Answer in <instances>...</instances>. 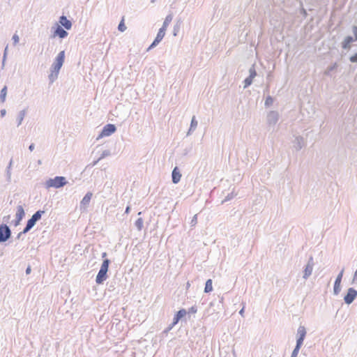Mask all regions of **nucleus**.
<instances>
[{"mask_svg":"<svg viewBox=\"0 0 357 357\" xmlns=\"http://www.w3.org/2000/svg\"><path fill=\"white\" fill-rule=\"evenodd\" d=\"M30 271H31V268H30V267H28L26 271V273L29 274L30 273Z\"/></svg>","mask_w":357,"mask_h":357,"instance_id":"4c0bfd02","label":"nucleus"},{"mask_svg":"<svg viewBox=\"0 0 357 357\" xmlns=\"http://www.w3.org/2000/svg\"><path fill=\"white\" fill-rule=\"evenodd\" d=\"M36 222L33 218H30L26 224V227L23 230V233H26L29 231L35 225Z\"/></svg>","mask_w":357,"mask_h":357,"instance_id":"4468645a","label":"nucleus"},{"mask_svg":"<svg viewBox=\"0 0 357 357\" xmlns=\"http://www.w3.org/2000/svg\"><path fill=\"white\" fill-rule=\"evenodd\" d=\"M350 61L351 62H356L357 61V52L354 55L351 56Z\"/></svg>","mask_w":357,"mask_h":357,"instance_id":"cd10ccee","label":"nucleus"},{"mask_svg":"<svg viewBox=\"0 0 357 357\" xmlns=\"http://www.w3.org/2000/svg\"><path fill=\"white\" fill-rule=\"evenodd\" d=\"M43 213V211H38L32 215L31 218H33L35 222H36L41 218V215Z\"/></svg>","mask_w":357,"mask_h":357,"instance_id":"aec40b11","label":"nucleus"},{"mask_svg":"<svg viewBox=\"0 0 357 357\" xmlns=\"http://www.w3.org/2000/svg\"><path fill=\"white\" fill-rule=\"evenodd\" d=\"M24 215V209L21 206H20L18 207V210H17V216L19 220H20L22 218Z\"/></svg>","mask_w":357,"mask_h":357,"instance_id":"412c9836","label":"nucleus"},{"mask_svg":"<svg viewBox=\"0 0 357 357\" xmlns=\"http://www.w3.org/2000/svg\"><path fill=\"white\" fill-rule=\"evenodd\" d=\"M59 23L66 29L69 30L71 29L72 23L65 16H61L59 19Z\"/></svg>","mask_w":357,"mask_h":357,"instance_id":"9b49d317","label":"nucleus"},{"mask_svg":"<svg viewBox=\"0 0 357 357\" xmlns=\"http://www.w3.org/2000/svg\"><path fill=\"white\" fill-rule=\"evenodd\" d=\"M342 276H343V271H342L340 273V274L337 275V277L335 280V284H334L335 294H338L340 291V283L342 281Z\"/></svg>","mask_w":357,"mask_h":357,"instance_id":"9d476101","label":"nucleus"},{"mask_svg":"<svg viewBox=\"0 0 357 357\" xmlns=\"http://www.w3.org/2000/svg\"><path fill=\"white\" fill-rule=\"evenodd\" d=\"M152 2L155 1V0H151Z\"/></svg>","mask_w":357,"mask_h":357,"instance_id":"37998d69","label":"nucleus"},{"mask_svg":"<svg viewBox=\"0 0 357 357\" xmlns=\"http://www.w3.org/2000/svg\"><path fill=\"white\" fill-rule=\"evenodd\" d=\"M181 174L180 173L178 167H175L172 171V181L174 183H177L180 181Z\"/></svg>","mask_w":357,"mask_h":357,"instance_id":"f8f14e48","label":"nucleus"},{"mask_svg":"<svg viewBox=\"0 0 357 357\" xmlns=\"http://www.w3.org/2000/svg\"><path fill=\"white\" fill-rule=\"evenodd\" d=\"M64 59H65V52H64V51H61V52H59V54L56 56V61L52 66L53 71L55 73L56 76L57 75L61 68L62 67L63 63L64 62Z\"/></svg>","mask_w":357,"mask_h":357,"instance_id":"7ed1b4c3","label":"nucleus"},{"mask_svg":"<svg viewBox=\"0 0 357 357\" xmlns=\"http://www.w3.org/2000/svg\"><path fill=\"white\" fill-rule=\"evenodd\" d=\"M165 31H166V29H162V28H160L154 41L153 42V43L151 45V46L149 47V48H151L154 46H155L156 45H158L162 40V38H164L165 35Z\"/></svg>","mask_w":357,"mask_h":357,"instance_id":"0eeeda50","label":"nucleus"},{"mask_svg":"<svg viewBox=\"0 0 357 357\" xmlns=\"http://www.w3.org/2000/svg\"><path fill=\"white\" fill-rule=\"evenodd\" d=\"M357 296V291L353 289H349L347 294L344 296V301L347 304L351 303Z\"/></svg>","mask_w":357,"mask_h":357,"instance_id":"423d86ee","label":"nucleus"},{"mask_svg":"<svg viewBox=\"0 0 357 357\" xmlns=\"http://www.w3.org/2000/svg\"><path fill=\"white\" fill-rule=\"evenodd\" d=\"M10 236V230L6 225L0 226V241H6Z\"/></svg>","mask_w":357,"mask_h":357,"instance_id":"39448f33","label":"nucleus"},{"mask_svg":"<svg viewBox=\"0 0 357 357\" xmlns=\"http://www.w3.org/2000/svg\"><path fill=\"white\" fill-rule=\"evenodd\" d=\"M197 215H195L194 217H193V219L192 220V223L193 225H196L197 224Z\"/></svg>","mask_w":357,"mask_h":357,"instance_id":"7c9ffc66","label":"nucleus"},{"mask_svg":"<svg viewBox=\"0 0 357 357\" xmlns=\"http://www.w3.org/2000/svg\"><path fill=\"white\" fill-rule=\"evenodd\" d=\"M298 334L299 335V337L297 340V344H298V345H302L306 335V331L304 326H300L298 328Z\"/></svg>","mask_w":357,"mask_h":357,"instance_id":"1a4fd4ad","label":"nucleus"},{"mask_svg":"<svg viewBox=\"0 0 357 357\" xmlns=\"http://www.w3.org/2000/svg\"><path fill=\"white\" fill-rule=\"evenodd\" d=\"M106 255H107V254H106V252H104V253L102 254V257H105L106 256Z\"/></svg>","mask_w":357,"mask_h":357,"instance_id":"a19ab883","label":"nucleus"},{"mask_svg":"<svg viewBox=\"0 0 357 357\" xmlns=\"http://www.w3.org/2000/svg\"><path fill=\"white\" fill-rule=\"evenodd\" d=\"M66 178L63 176H56L54 178L50 179L47 181V186L48 188H59L66 184Z\"/></svg>","mask_w":357,"mask_h":357,"instance_id":"f03ea898","label":"nucleus"},{"mask_svg":"<svg viewBox=\"0 0 357 357\" xmlns=\"http://www.w3.org/2000/svg\"><path fill=\"white\" fill-rule=\"evenodd\" d=\"M136 223H137L139 229H141V226H142V219H140V218L138 219Z\"/></svg>","mask_w":357,"mask_h":357,"instance_id":"2f4dec72","label":"nucleus"},{"mask_svg":"<svg viewBox=\"0 0 357 357\" xmlns=\"http://www.w3.org/2000/svg\"><path fill=\"white\" fill-rule=\"evenodd\" d=\"M116 131V127L113 124H107L100 132L98 138L109 136Z\"/></svg>","mask_w":357,"mask_h":357,"instance_id":"20e7f679","label":"nucleus"},{"mask_svg":"<svg viewBox=\"0 0 357 357\" xmlns=\"http://www.w3.org/2000/svg\"><path fill=\"white\" fill-rule=\"evenodd\" d=\"M172 16L171 15H167L166 17V18L165 19L162 26L161 28L167 30V29L169 24H170V22H172Z\"/></svg>","mask_w":357,"mask_h":357,"instance_id":"f3484780","label":"nucleus"},{"mask_svg":"<svg viewBox=\"0 0 357 357\" xmlns=\"http://www.w3.org/2000/svg\"><path fill=\"white\" fill-rule=\"evenodd\" d=\"M23 117H24V114H22L21 116H20V121H19V124L21 123L22 119H23Z\"/></svg>","mask_w":357,"mask_h":357,"instance_id":"f704fd0d","label":"nucleus"},{"mask_svg":"<svg viewBox=\"0 0 357 357\" xmlns=\"http://www.w3.org/2000/svg\"><path fill=\"white\" fill-rule=\"evenodd\" d=\"M240 314H241V315H243V308L240 311Z\"/></svg>","mask_w":357,"mask_h":357,"instance_id":"ea45409f","label":"nucleus"},{"mask_svg":"<svg viewBox=\"0 0 357 357\" xmlns=\"http://www.w3.org/2000/svg\"><path fill=\"white\" fill-rule=\"evenodd\" d=\"M197 124V122L195 120V117H193L192 119L191 126H196Z\"/></svg>","mask_w":357,"mask_h":357,"instance_id":"473e14b6","label":"nucleus"},{"mask_svg":"<svg viewBox=\"0 0 357 357\" xmlns=\"http://www.w3.org/2000/svg\"><path fill=\"white\" fill-rule=\"evenodd\" d=\"M353 32H354V36H355V40H357V26H354L353 27Z\"/></svg>","mask_w":357,"mask_h":357,"instance_id":"c756f323","label":"nucleus"},{"mask_svg":"<svg viewBox=\"0 0 357 357\" xmlns=\"http://www.w3.org/2000/svg\"><path fill=\"white\" fill-rule=\"evenodd\" d=\"M118 29L121 32L124 31L126 29V26L124 24L123 18L121 20V22L119 23Z\"/></svg>","mask_w":357,"mask_h":357,"instance_id":"5701e85b","label":"nucleus"},{"mask_svg":"<svg viewBox=\"0 0 357 357\" xmlns=\"http://www.w3.org/2000/svg\"><path fill=\"white\" fill-rule=\"evenodd\" d=\"M301 345H298V344H296V348L292 352L291 357H296L298 353V351L301 348Z\"/></svg>","mask_w":357,"mask_h":357,"instance_id":"393cba45","label":"nucleus"},{"mask_svg":"<svg viewBox=\"0 0 357 357\" xmlns=\"http://www.w3.org/2000/svg\"><path fill=\"white\" fill-rule=\"evenodd\" d=\"M272 102H273L272 98L271 97H268L266 98V101H265V105L268 106V105L272 104Z\"/></svg>","mask_w":357,"mask_h":357,"instance_id":"bb28decb","label":"nucleus"},{"mask_svg":"<svg viewBox=\"0 0 357 357\" xmlns=\"http://www.w3.org/2000/svg\"><path fill=\"white\" fill-rule=\"evenodd\" d=\"M12 40H13V44H14L15 45H17V44L19 43V40H20L19 36H18L17 33H15V34L13 36Z\"/></svg>","mask_w":357,"mask_h":357,"instance_id":"a878e982","label":"nucleus"},{"mask_svg":"<svg viewBox=\"0 0 357 357\" xmlns=\"http://www.w3.org/2000/svg\"><path fill=\"white\" fill-rule=\"evenodd\" d=\"M6 94H7V87L4 86L1 89V94H0V99L2 102H5V100H6Z\"/></svg>","mask_w":357,"mask_h":357,"instance_id":"6ab92c4d","label":"nucleus"},{"mask_svg":"<svg viewBox=\"0 0 357 357\" xmlns=\"http://www.w3.org/2000/svg\"><path fill=\"white\" fill-rule=\"evenodd\" d=\"M250 76H253V78L256 76V72H255V70H250Z\"/></svg>","mask_w":357,"mask_h":357,"instance_id":"72a5a7b5","label":"nucleus"},{"mask_svg":"<svg viewBox=\"0 0 357 357\" xmlns=\"http://www.w3.org/2000/svg\"><path fill=\"white\" fill-rule=\"evenodd\" d=\"M186 314V310L185 309H181L176 313V316L178 317L179 319H181L184 316H185Z\"/></svg>","mask_w":357,"mask_h":357,"instance_id":"4be33fe9","label":"nucleus"},{"mask_svg":"<svg viewBox=\"0 0 357 357\" xmlns=\"http://www.w3.org/2000/svg\"><path fill=\"white\" fill-rule=\"evenodd\" d=\"M252 79H253V76H249L248 77H247L244 82H245L244 87H247L249 85H250L252 82Z\"/></svg>","mask_w":357,"mask_h":357,"instance_id":"b1692460","label":"nucleus"},{"mask_svg":"<svg viewBox=\"0 0 357 357\" xmlns=\"http://www.w3.org/2000/svg\"><path fill=\"white\" fill-rule=\"evenodd\" d=\"M33 149H34V145H33V144H31V145L29 146V149H30V151H33Z\"/></svg>","mask_w":357,"mask_h":357,"instance_id":"c9c22d12","label":"nucleus"},{"mask_svg":"<svg viewBox=\"0 0 357 357\" xmlns=\"http://www.w3.org/2000/svg\"><path fill=\"white\" fill-rule=\"evenodd\" d=\"M1 115H2V116H4V115H5V114H6V110H5V109L1 110Z\"/></svg>","mask_w":357,"mask_h":357,"instance_id":"e433bc0d","label":"nucleus"},{"mask_svg":"<svg viewBox=\"0 0 357 357\" xmlns=\"http://www.w3.org/2000/svg\"><path fill=\"white\" fill-rule=\"evenodd\" d=\"M312 265L310 264H307L305 266V271H304V278H307L309 277L312 272Z\"/></svg>","mask_w":357,"mask_h":357,"instance_id":"2eb2a0df","label":"nucleus"},{"mask_svg":"<svg viewBox=\"0 0 357 357\" xmlns=\"http://www.w3.org/2000/svg\"><path fill=\"white\" fill-rule=\"evenodd\" d=\"M92 193L88 192L82 199L81 201V204L83 206H86L89 204L91 199L92 197Z\"/></svg>","mask_w":357,"mask_h":357,"instance_id":"ddd939ff","label":"nucleus"},{"mask_svg":"<svg viewBox=\"0 0 357 357\" xmlns=\"http://www.w3.org/2000/svg\"><path fill=\"white\" fill-rule=\"evenodd\" d=\"M212 284H213L212 280H211V279H208L206 282L205 288H204V291L206 293H209V292H211L213 290V285H212Z\"/></svg>","mask_w":357,"mask_h":357,"instance_id":"dca6fc26","label":"nucleus"},{"mask_svg":"<svg viewBox=\"0 0 357 357\" xmlns=\"http://www.w3.org/2000/svg\"><path fill=\"white\" fill-rule=\"evenodd\" d=\"M109 260L106 259L103 261L100 269L96 276V282L97 284H101L107 279V273L109 268Z\"/></svg>","mask_w":357,"mask_h":357,"instance_id":"f257e3e1","label":"nucleus"},{"mask_svg":"<svg viewBox=\"0 0 357 357\" xmlns=\"http://www.w3.org/2000/svg\"><path fill=\"white\" fill-rule=\"evenodd\" d=\"M129 211H130V207H129V206H128V207L126 208V213H129Z\"/></svg>","mask_w":357,"mask_h":357,"instance_id":"58836bf2","label":"nucleus"},{"mask_svg":"<svg viewBox=\"0 0 357 357\" xmlns=\"http://www.w3.org/2000/svg\"><path fill=\"white\" fill-rule=\"evenodd\" d=\"M179 320L180 319H178V317L175 315L174 317V321H173V323H172V326L176 325L178 322Z\"/></svg>","mask_w":357,"mask_h":357,"instance_id":"c85d7f7f","label":"nucleus"},{"mask_svg":"<svg viewBox=\"0 0 357 357\" xmlns=\"http://www.w3.org/2000/svg\"><path fill=\"white\" fill-rule=\"evenodd\" d=\"M68 36V33L63 29L59 25L56 26V28L53 33V37L59 36L60 38H64Z\"/></svg>","mask_w":357,"mask_h":357,"instance_id":"6e6552de","label":"nucleus"},{"mask_svg":"<svg viewBox=\"0 0 357 357\" xmlns=\"http://www.w3.org/2000/svg\"><path fill=\"white\" fill-rule=\"evenodd\" d=\"M353 41H354V39L352 38V37L347 36L343 42V44H342L343 48L346 49V48L349 47L350 43H352Z\"/></svg>","mask_w":357,"mask_h":357,"instance_id":"a211bd4d","label":"nucleus"},{"mask_svg":"<svg viewBox=\"0 0 357 357\" xmlns=\"http://www.w3.org/2000/svg\"><path fill=\"white\" fill-rule=\"evenodd\" d=\"M355 275L356 276L357 275V269H356V271L355 272Z\"/></svg>","mask_w":357,"mask_h":357,"instance_id":"79ce46f5","label":"nucleus"}]
</instances>
